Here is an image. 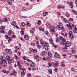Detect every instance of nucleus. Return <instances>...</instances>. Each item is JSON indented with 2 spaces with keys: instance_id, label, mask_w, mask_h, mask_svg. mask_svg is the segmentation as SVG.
Listing matches in <instances>:
<instances>
[{
  "instance_id": "34",
  "label": "nucleus",
  "mask_w": 77,
  "mask_h": 77,
  "mask_svg": "<svg viewBox=\"0 0 77 77\" xmlns=\"http://www.w3.org/2000/svg\"><path fill=\"white\" fill-rule=\"evenodd\" d=\"M51 33H54V29H51Z\"/></svg>"
},
{
  "instance_id": "59",
  "label": "nucleus",
  "mask_w": 77,
  "mask_h": 77,
  "mask_svg": "<svg viewBox=\"0 0 77 77\" xmlns=\"http://www.w3.org/2000/svg\"><path fill=\"white\" fill-rule=\"evenodd\" d=\"M36 44L38 45H39V42L38 41H37L36 42Z\"/></svg>"
},
{
  "instance_id": "7",
  "label": "nucleus",
  "mask_w": 77,
  "mask_h": 77,
  "mask_svg": "<svg viewBox=\"0 0 77 77\" xmlns=\"http://www.w3.org/2000/svg\"><path fill=\"white\" fill-rule=\"evenodd\" d=\"M69 6L72 9L74 8V5H73V2H71L70 3Z\"/></svg>"
},
{
  "instance_id": "18",
  "label": "nucleus",
  "mask_w": 77,
  "mask_h": 77,
  "mask_svg": "<svg viewBox=\"0 0 77 77\" xmlns=\"http://www.w3.org/2000/svg\"><path fill=\"white\" fill-rule=\"evenodd\" d=\"M49 41L51 44H53V40L51 39V38H50Z\"/></svg>"
},
{
  "instance_id": "52",
  "label": "nucleus",
  "mask_w": 77,
  "mask_h": 77,
  "mask_svg": "<svg viewBox=\"0 0 77 77\" xmlns=\"http://www.w3.org/2000/svg\"><path fill=\"white\" fill-rule=\"evenodd\" d=\"M59 26H62V22H60L59 23Z\"/></svg>"
},
{
  "instance_id": "24",
  "label": "nucleus",
  "mask_w": 77,
  "mask_h": 77,
  "mask_svg": "<svg viewBox=\"0 0 77 77\" xmlns=\"http://www.w3.org/2000/svg\"><path fill=\"white\" fill-rule=\"evenodd\" d=\"M61 41L62 42H66V39H65V38H63L61 40Z\"/></svg>"
},
{
  "instance_id": "38",
  "label": "nucleus",
  "mask_w": 77,
  "mask_h": 77,
  "mask_svg": "<svg viewBox=\"0 0 77 77\" xmlns=\"http://www.w3.org/2000/svg\"><path fill=\"white\" fill-rule=\"evenodd\" d=\"M39 30H42V31H44V29H41L40 28H39Z\"/></svg>"
},
{
  "instance_id": "53",
  "label": "nucleus",
  "mask_w": 77,
  "mask_h": 77,
  "mask_svg": "<svg viewBox=\"0 0 77 77\" xmlns=\"http://www.w3.org/2000/svg\"><path fill=\"white\" fill-rule=\"evenodd\" d=\"M45 33L46 35H48V31H45Z\"/></svg>"
},
{
  "instance_id": "8",
  "label": "nucleus",
  "mask_w": 77,
  "mask_h": 77,
  "mask_svg": "<svg viewBox=\"0 0 77 77\" xmlns=\"http://www.w3.org/2000/svg\"><path fill=\"white\" fill-rule=\"evenodd\" d=\"M0 59L1 60H2L1 62H3V61H6V60L5 59V57H1Z\"/></svg>"
},
{
  "instance_id": "57",
  "label": "nucleus",
  "mask_w": 77,
  "mask_h": 77,
  "mask_svg": "<svg viewBox=\"0 0 77 77\" xmlns=\"http://www.w3.org/2000/svg\"><path fill=\"white\" fill-rule=\"evenodd\" d=\"M73 32H74V33H77V31H76V30L75 29L73 30Z\"/></svg>"
},
{
  "instance_id": "13",
  "label": "nucleus",
  "mask_w": 77,
  "mask_h": 77,
  "mask_svg": "<svg viewBox=\"0 0 77 77\" xmlns=\"http://www.w3.org/2000/svg\"><path fill=\"white\" fill-rule=\"evenodd\" d=\"M24 38L26 40H28L29 39V36L27 35H24Z\"/></svg>"
},
{
  "instance_id": "12",
  "label": "nucleus",
  "mask_w": 77,
  "mask_h": 77,
  "mask_svg": "<svg viewBox=\"0 0 77 77\" xmlns=\"http://www.w3.org/2000/svg\"><path fill=\"white\" fill-rule=\"evenodd\" d=\"M30 66L31 67H35V64L34 63L32 62L31 63Z\"/></svg>"
},
{
  "instance_id": "39",
  "label": "nucleus",
  "mask_w": 77,
  "mask_h": 77,
  "mask_svg": "<svg viewBox=\"0 0 77 77\" xmlns=\"http://www.w3.org/2000/svg\"><path fill=\"white\" fill-rule=\"evenodd\" d=\"M55 66L56 67H58V66H59V64L58 63H56L55 64Z\"/></svg>"
},
{
  "instance_id": "28",
  "label": "nucleus",
  "mask_w": 77,
  "mask_h": 77,
  "mask_svg": "<svg viewBox=\"0 0 77 77\" xmlns=\"http://www.w3.org/2000/svg\"><path fill=\"white\" fill-rule=\"evenodd\" d=\"M46 26H47V27H48V28H50V24H48V23H47L46 24Z\"/></svg>"
},
{
  "instance_id": "21",
  "label": "nucleus",
  "mask_w": 77,
  "mask_h": 77,
  "mask_svg": "<svg viewBox=\"0 0 77 77\" xmlns=\"http://www.w3.org/2000/svg\"><path fill=\"white\" fill-rule=\"evenodd\" d=\"M72 53H75V49H73L72 50Z\"/></svg>"
},
{
  "instance_id": "35",
  "label": "nucleus",
  "mask_w": 77,
  "mask_h": 77,
  "mask_svg": "<svg viewBox=\"0 0 77 77\" xmlns=\"http://www.w3.org/2000/svg\"><path fill=\"white\" fill-rule=\"evenodd\" d=\"M13 74L14 75H17V72H13Z\"/></svg>"
},
{
  "instance_id": "9",
  "label": "nucleus",
  "mask_w": 77,
  "mask_h": 77,
  "mask_svg": "<svg viewBox=\"0 0 77 77\" xmlns=\"http://www.w3.org/2000/svg\"><path fill=\"white\" fill-rule=\"evenodd\" d=\"M10 21V18H7L5 19L4 20V22H6L7 21Z\"/></svg>"
},
{
  "instance_id": "32",
  "label": "nucleus",
  "mask_w": 77,
  "mask_h": 77,
  "mask_svg": "<svg viewBox=\"0 0 77 77\" xmlns=\"http://www.w3.org/2000/svg\"><path fill=\"white\" fill-rule=\"evenodd\" d=\"M23 59H24V60H27L28 58H27V57L26 56H24L23 57Z\"/></svg>"
},
{
  "instance_id": "10",
  "label": "nucleus",
  "mask_w": 77,
  "mask_h": 77,
  "mask_svg": "<svg viewBox=\"0 0 77 77\" xmlns=\"http://www.w3.org/2000/svg\"><path fill=\"white\" fill-rule=\"evenodd\" d=\"M48 54L49 57H51L52 56V54L50 51H48Z\"/></svg>"
},
{
  "instance_id": "45",
  "label": "nucleus",
  "mask_w": 77,
  "mask_h": 77,
  "mask_svg": "<svg viewBox=\"0 0 77 77\" xmlns=\"http://www.w3.org/2000/svg\"><path fill=\"white\" fill-rule=\"evenodd\" d=\"M21 35H23L24 34V32L23 31V30H22L21 31Z\"/></svg>"
},
{
  "instance_id": "48",
  "label": "nucleus",
  "mask_w": 77,
  "mask_h": 77,
  "mask_svg": "<svg viewBox=\"0 0 77 77\" xmlns=\"http://www.w3.org/2000/svg\"><path fill=\"white\" fill-rule=\"evenodd\" d=\"M27 75L28 77H30V75H31V74L30 73H28L27 74Z\"/></svg>"
},
{
  "instance_id": "26",
  "label": "nucleus",
  "mask_w": 77,
  "mask_h": 77,
  "mask_svg": "<svg viewBox=\"0 0 77 77\" xmlns=\"http://www.w3.org/2000/svg\"><path fill=\"white\" fill-rule=\"evenodd\" d=\"M17 66H18V67H20V62L19 61H17Z\"/></svg>"
},
{
  "instance_id": "31",
  "label": "nucleus",
  "mask_w": 77,
  "mask_h": 77,
  "mask_svg": "<svg viewBox=\"0 0 77 77\" xmlns=\"http://www.w3.org/2000/svg\"><path fill=\"white\" fill-rule=\"evenodd\" d=\"M26 26L28 27H29V26H31L30 23L29 22H27L26 24Z\"/></svg>"
},
{
  "instance_id": "40",
  "label": "nucleus",
  "mask_w": 77,
  "mask_h": 77,
  "mask_svg": "<svg viewBox=\"0 0 77 77\" xmlns=\"http://www.w3.org/2000/svg\"><path fill=\"white\" fill-rule=\"evenodd\" d=\"M69 21H73V19L71 18H70L69 19Z\"/></svg>"
},
{
  "instance_id": "30",
  "label": "nucleus",
  "mask_w": 77,
  "mask_h": 77,
  "mask_svg": "<svg viewBox=\"0 0 77 77\" xmlns=\"http://www.w3.org/2000/svg\"><path fill=\"white\" fill-rule=\"evenodd\" d=\"M11 24L12 25H13V26L14 25H15V24H16V22L15 21H14L12 23H11Z\"/></svg>"
},
{
  "instance_id": "64",
  "label": "nucleus",
  "mask_w": 77,
  "mask_h": 77,
  "mask_svg": "<svg viewBox=\"0 0 77 77\" xmlns=\"http://www.w3.org/2000/svg\"><path fill=\"white\" fill-rule=\"evenodd\" d=\"M57 70H58L57 68L55 69V72H57Z\"/></svg>"
},
{
  "instance_id": "58",
  "label": "nucleus",
  "mask_w": 77,
  "mask_h": 77,
  "mask_svg": "<svg viewBox=\"0 0 77 77\" xmlns=\"http://www.w3.org/2000/svg\"><path fill=\"white\" fill-rule=\"evenodd\" d=\"M57 28H58V30H60V29H61V28L60 27V26H58Z\"/></svg>"
},
{
  "instance_id": "23",
  "label": "nucleus",
  "mask_w": 77,
  "mask_h": 77,
  "mask_svg": "<svg viewBox=\"0 0 77 77\" xmlns=\"http://www.w3.org/2000/svg\"><path fill=\"white\" fill-rule=\"evenodd\" d=\"M21 24L22 25V26H23V27H24V26H26V23L23 22H22L21 23Z\"/></svg>"
},
{
  "instance_id": "14",
  "label": "nucleus",
  "mask_w": 77,
  "mask_h": 77,
  "mask_svg": "<svg viewBox=\"0 0 77 77\" xmlns=\"http://www.w3.org/2000/svg\"><path fill=\"white\" fill-rule=\"evenodd\" d=\"M68 49V48L66 47H64L62 49V51H66V50Z\"/></svg>"
},
{
  "instance_id": "33",
  "label": "nucleus",
  "mask_w": 77,
  "mask_h": 77,
  "mask_svg": "<svg viewBox=\"0 0 77 77\" xmlns=\"http://www.w3.org/2000/svg\"><path fill=\"white\" fill-rule=\"evenodd\" d=\"M58 8L59 9H60V8H62V5H58Z\"/></svg>"
},
{
  "instance_id": "3",
  "label": "nucleus",
  "mask_w": 77,
  "mask_h": 77,
  "mask_svg": "<svg viewBox=\"0 0 77 77\" xmlns=\"http://www.w3.org/2000/svg\"><path fill=\"white\" fill-rule=\"evenodd\" d=\"M0 64L3 67H5L7 66V63L6 61H1Z\"/></svg>"
},
{
  "instance_id": "63",
  "label": "nucleus",
  "mask_w": 77,
  "mask_h": 77,
  "mask_svg": "<svg viewBox=\"0 0 77 77\" xmlns=\"http://www.w3.org/2000/svg\"><path fill=\"white\" fill-rule=\"evenodd\" d=\"M1 32L2 33H5V32H4V30H2L1 31Z\"/></svg>"
},
{
  "instance_id": "36",
  "label": "nucleus",
  "mask_w": 77,
  "mask_h": 77,
  "mask_svg": "<svg viewBox=\"0 0 77 77\" xmlns=\"http://www.w3.org/2000/svg\"><path fill=\"white\" fill-rule=\"evenodd\" d=\"M5 29V26H2L1 27V29Z\"/></svg>"
},
{
  "instance_id": "6",
  "label": "nucleus",
  "mask_w": 77,
  "mask_h": 77,
  "mask_svg": "<svg viewBox=\"0 0 77 77\" xmlns=\"http://www.w3.org/2000/svg\"><path fill=\"white\" fill-rule=\"evenodd\" d=\"M5 51L6 53H9L10 54H12V51L10 49H7Z\"/></svg>"
},
{
  "instance_id": "2",
  "label": "nucleus",
  "mask_w": 77,
  "mask_h": 77,
  "mask_svg": "<svg viewBox=\"0 0 77 77\" xmlns=\"http://www.w3.org/2000/svg\"><path fill=\"white\" fill-rule=\"evenodd\" d=\"M67 26L69 27V30H72V27L74 28L76 30H77V27L75 25H74L73 24H67Z\"/></svg>"
},
{
  "instance_id": "41",
  "label": "nucleus",
  "mask_w": 77,
  "mask_h": 77,
  "mask_svg": "<svg viewBox=\"0 0 77 77\" xmlns=\"http://www.w3.org/2000/svg\"><path fill=\"white\" fill-rule=\"evenodd\" d=\"M22 10L23 11H26V8L25 7H23L22 8Z\"/></svg>"
},
{
  "instance_id": "25",
  "label": "nucleus",
  "mask_w": 77,
  "mask_h": 77,
  "mask_svg": "<svg viewBox=\"0 0 77 77\" xmlns=\"http://www.w3.org/2000/svg\"><path fill=\"white\" fill-rule=\"evenodd\" d=\"M54 57H57V58H60V56L59 54H57V57L56 56H54Z\"/></svg>"
},
{
  "instance_id": "16",
  "label": "nucleus",
  "mask_w": 77,
  "mask_h": 77,
  "mask_svg": "<svg viewBox=\"0 0 77 77\" xmlns=\"http://www.w3.org/2000/svg\"><path fill=\"white\" fill-rule=\"evenodd\" d=\"M8 2L9 3V5H12V1L11 0H8Z\"/></svg>"
},
{
  "instance_id": "17",
  "label": "nucleus",
  "mask_w": 77,
  "mask_h": 77,
  "mask_svg": "<svg viewBox=\"0 0 77 77\" xmlns=\"http://www.w3.org/2000/svg\"><path fill=\"white\" fill-rule=\"evenodd\" d=\"M6 57L7 60L8 61H9V60H10V59H11L10 56H7Z\"/></svg>"
},
{
  "instance_id": "49",
  "label": "nucleus",
  "mask_w": 77,
  "mask_h": 77,
  "mask_svg": "<svg viewBox=\"0 0 77 77\" xmlns=\"http://www.w3.org/2000/svg\"><path fill=\"white\" fill-rule=\"evenodd\" d=\"M63 20L64 21V22H65V23L67 22V20L66 18H64Z\"/></svg>"
},
{
  "instance_id": "47",
  "label": "nucleus",
  "mask_w": 77,
  "mask_h": 77,
  "mask_svg": "<svg viewBox=\"0 0 77 77\" xmlns=\"http://www.w3.org/2000/svg\"><path fill=\"white\" fill-rule=\"evenodd\" d=\"M51 29L52 30H54L55 29V27L54 26H52Z\"/></svg>"
},
{
  "instance_id": "62",
  "label": "nucleus",
  "mask_w": 77,
  "mask_h": 77,
  "mask_svg": "<svg viewBox=\"0 0 77 77\" xmlns=\"http://www.w3.org/2000/svg\"><path fill=\"white\" fill-rule=\"evenodd\" d=\"M5 37L7 39H9V37L8 36V35H5Z\"/></svg>"
},
{
  "instance_id": "27",
  "label": "nucleus",
  "mask_w": 77,
  "mask_h": 77,
  "mask_svg": "<svg viewBox=\"0 0 77 77\" xmlns=\"http://www.w3.org/2000/svg\"><path fill=\"white\" fill-rule=\"evenodd\" d=\"M47 53L46 51H44L42 53V55H45V54H47Z\"/></svg>"
},
{
  "instance_id": "54",
  "label": "nucleus",
  "mask_w": 77,
  "mask_h": 77,
  "mask_svg": "<svg viewBox=\"0 0 77 77\" xmlns=\"http://www.w3.org/2000/svg\"><path fill=\"white\" fill-rule=\"evenodd\" d=\"M59 39H60L61 41H62V39H63V38H62V37L60 36L59 37Z\"/></svg>"
},
{
  "instance_id": "42",
  "label": "nucleus",
  "mask_w": 77,
  "mask_h": 77,
  "mask_svg": "<svg viewBox=\"0 0 77 77\" xmlns=\"http://www.w3.org/2000/svg\"><path fill=\"white\" fill-rule=\"evenodd\" d=\"M56 42H59V39L58 38H56Z\"/></svg>"
},
{
  "instance_id": "55",
  "label": "nucleus",
  "mask_w": 77,
  "mask_h": 77,
  "mask_svg": "<svg viewBox=\"0 0 77 77\" xmlns=\"http://www.w3.org/2000/svg\"><path fill=\"white\" fill-rule=\"evenodd\" d=\"M14 57H15V58H16V59H18V57H17V55H14Z\"/></svg>"
},
{
  "instance_id": "44",
  "label": "nucleus",
  "mask_w": 77,
  "mask_h": 77,
  "mask_svg": "<svg viewBox=\"0 0 77 77\" xmlns=\"http://www.w3.org/2000/svg\"><path fill=\"white\" fill-rule=\"evenodd\" d=\"M60 66H61L63 67V68H64V67H65V64H61Z\"/></svg>"
},
{
  "instance_id": "22",
  "label": "nucleus",
  "mask_w": 77,
  "mask_h": 77,
  "mask_svg": "<svg viewBox=\"0 0 77 77\" xmlns=\"http://www.w3.org/2000/svg\"><path fill=\"white\" fill-rule=\"evenodd\" d=\"M48 71L50 74H52V70L51 69H49Z\"/></svg>"
},
{
  "instance_id": "56",
  "label": "nucleus",
  "mask_w": 77,
  "mask_h": 77,
  "mask_svg": "<svg viewBox=\"0 0 77 77\" xmlns=\"http://www.w3.org/2000/svg\"><path fill=\"white\" fill-rule=\"evenodd\" d=\"M22 17L23 18H27V17H26V16H22Z\"/></svg>"
},
{
  "instance_id": "61",
  "label": "nucleus",
  "mask_w": 77,
  "mask_h": 77,
  "mask_svg": "<svg viewBox=\"0 0 77 77\" xmlns=\"http://www.w3.org/2000/svg\"><path fill=\"white\" fill-rule=\"evenodd\" d=\"M12 38H16V36L15 35H12Z\"/></svg>"
},
{
  "instance_id": "4",
  "label": "nucleus",
  "mask_w": 77,
  "mask_h": 77,
  "mask_svg": "<svg viewBox=\"0 0 77 77\" xmlns=\"http://www.w3.org/2000/svg\"><path fill=\"white\" fill-rule=\"evenodd\" d=\"M69 35L71 39H73L74 38V35H72V32L71 31H70L69 32Z\"/></svg>"
},
{
  "instance_id": "15",
  "label": "nucleus",
  "mask_w": 77,
  "mask_h": 77,
  "mask_svg": "<svg viewBox=\"0 0 77 77\" xmlns=\"http://www.w3.org/2000/svg\"><path fill=\"white\" fill-rule=\"evenodd\" d=\"M12 31L11 30H9V32H8V34L9 35H12Z\"/></svg>"
},
{
  "instance_id": "20",
  "label": "nucleus",
  "mask_w": 77,
  "mask_h": 77,
  "mask_svg": "<svg viewBox=\"0 0 77 77\" xmlns=\"http://www.w3.org/2000/svg\"><path fill=\"white\" fill-rule=\"evenodd\" d=\"M25 75V72H24L23 71H22L21 72V75L22 76H24Z\"/></svg>"
},
{
  "instance_id": "19",
  "label": "nucleus",
  "mask_w": 77,
  "mask_h": 77,
  "mask_svg": "<svg viewBox=\"0 0 77 77\" xmlns=\"http://www.w3.org/2000/svg\"><path fill=\"white\" fill-rule=\"evenodd\" d=\"M65 15L66 17H69V16H70V15H69V14L68 13H66L65 14Z\"/></svg>"
},
{
  "instance_id": "1",
  "label": "nucleus",
  "mask_w": 77,
  "mask_h": 77,
  "mask_svg": "<svg viewBox=\"0 0 77 77\" xmlns=\"http://www.w3.org/2000/svg\"><path fill=\"white\" fill-rule=\"evenodd\" d=\"M43 39H41L40 40V44L41 45H43V44H44L45 48L46 50L48 51V46L49 45H48V44L47 43L45 42H44L43 43Z\"/></svg>"
},
{
  "instance_id": "29",
  "label": "nucleus",
  "mask_w": 77,
  "mask_h": 77,
  "mask_svg": "<svg viewBox=\"0 0 77 77\" xmlns=\"http://www.w3.org/2000/svg\"><path fill=\"white\" fill-rule=\"evenodd\" d=\"M32 51V52H33L34 53H36L37 52V50L36 49H33Z\"/></svg>"
},
{
  "instance_id": "37",
  "label": "nucleus",
  "mask_w": 77,
  "mask_h": 77,
  "mask_svg": "<svg viewBox=\"0 0 77 77\" xmlns=\"http://www.w3.org/2000/svg\"><path fill=\"white\" fill-rule=\"evenodd\" d=\"M10 63H12L14 62V60L13 59H11L10 60Z\"/></svg>"
},
{
  "instance_id": "50",
  "label": "nucleus",
  "mask_w": 77,
  "mask_h": 77,
  "mask_svg": "<svg viewBox=\"0 0 77 77\" xmlns=\"http://www.w3.org/2000/svg\"><path fill=\"white\" fill-rule=\"evenodd\" d=\"M48 65L49 66H50V67H51V66H52V64L51 63H48Z\"/></svg>"
},
{
  "instance_id": "46",
  "label": "nucleus",
  "mask_w": 77,
  "mask_h": 77,
  "mask_svg": "<svg viewBox=\"0 0 77 77\" xmlns=\"http://www.w3.org/2000/svg\"><path fill=\"white\" fill-rule=\"evenodd\" d=\"M34 57H35V59H37V57H38V55L36 54H35Z\"/></svg>"
},
{
  "instance_id": "5",
  "label": "nucleus",
  "mask_w": 77,
  "mask_h": 77,
  "mask_svg": "<svg viewBox=\"0 0 77 77\" xmlns=\"http://www.w3.org/2000/svg\"><path fill=\"white\" fill-rule=\"evenodd\" d=\"M65 46L66 47H69L70 45H71V42H67L65 44Z\"/></svg>"
},
{
  "instance_id": "43",
  "label": "nucleus",
  "mask_w": 77,
  "mask_h": 77,
  "mask_svg": "<svg viewBox=\"0 0 77 77\" xmlns=\"http://www.w3.org/2000/svg\"><path fill=\"white\" fill-rule=\"evenodd\" d=\"M21 54V52H18L17 53V54L18 56H20Z\"/></svg>"
},
{
  "instance_id": "51",
  "label": "nucleus",
  "mask_w": 77,
  "mask_h": 77,
  "mask_svg": "<svg viewBox=\"0 0 77 77\" xmlns=\"http://www.w3.org/2000/svg\"><path fill=\"white\" fill-rule=\"evenodd\" d=\"M37 47H38V48L40 49L41 48V45H37Z\"/></svg>"
},
{
  "instance_id": "11",
  "label": "nucleus",
  "mask_w": 77,
  "mask_h": 77,
  "mask_svg": "<svg viewBox=\"0 0 77 77\" xmlns=\"http://www.w3.org/2000/svg\"><path fill=\"white\" fill-rule=\"evenodd\" d=\"M48 12L47 11H45L43 13V16H46L48 15Z\"/></svg>"
},
{
  "instance_id": "60",
  "label": "nucleus",
  "mask_w": 77,
  "mask_h": 77,
  "mask_svg": "<svg viewBox=\"0 0 77 77\" xmlns=\"http://www.w3.org/2000/svg\"><path fill=\"white\" fill-rule=\"evenodd\" d=\"M2 72H4V73H6V71L5 70H3L2 71Z\"/></svg>"
}]
</instances>
